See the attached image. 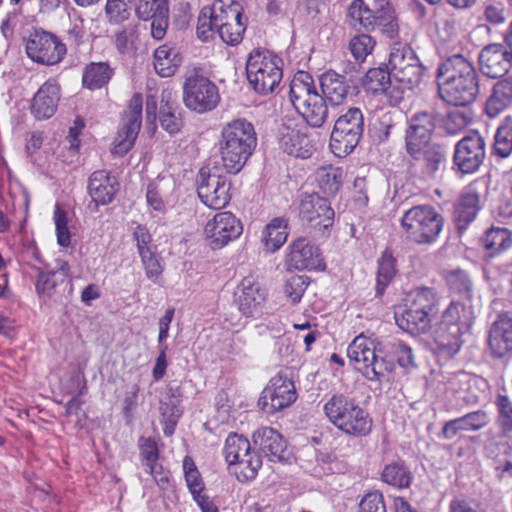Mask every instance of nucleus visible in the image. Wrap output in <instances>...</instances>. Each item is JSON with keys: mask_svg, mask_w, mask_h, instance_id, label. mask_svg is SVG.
<instances>
[{"mask_svg": "<svg viewBox=\"0 0 512 512\" xmlns=\"http://www.w3.org/2000/svg\"><path fill=\"white\" fill-rule=\"evenodd\" d=\"M474 318L471 305L452 301L433 332L435 351L446 358L455 356L463 344L462 336L471 328Z\"/></svg>", "mask_w": 512, "mask_h": 512, "instance_id": "1", "label": "nucleus"}, {"mask_svg": "<svg viewBox=\"0 0 512 512\" xmlns=\"http://www.w3.org/2000/svg\"><path fill=\"white\" fill-rule=\"evenodd\" d=\"M256 145V132L250 122L237 119L226 124L219 140V151L226 171L231 174L240 172Z\"/></svg>", "mask_w": 512, "mask_h": 512, "instance_id": "2", "label": "nucleus"}, {"mask_svg": "<svg viewBox=\"0 0 512 512\" xmlns=\"http://www.w3.org/2000/svg\"><path fill=\"white\" fill-rule=\"evenodd\" d=\"M323 412L331 424L347 435L364 437L372 430L368 411L348 393L332 394L323 405Z\"/></svg>", "mask_w": 512, "mask_h": 512, "instance_id": "3", "label": "nucleus"}, {"mask_svg": "<svg viewBox=\"0 0 512 512\" xmlns=\"http://www.w3.org/2000/svg\"><path fill=\"white\" fill-rule=\"evenodd\" d=\"M289 98L308 126L320 128L328 119L327 100L318 93L309 73L301 71L295 74L290 83Z\"/></svg>", "mask_w": 512, "mask_h": 512, "instance_id": "4", "label": "nucleus"}, {"mask_svg": "<svg viewBox=\"0 0 512 512\" xmlns=\"http://www.w3.org/2000/svg\"><path fill=\"white\" fill-rule=\"evenodd\" d=\"M283 60L275 53L263 49H253L246 62L249 84L255 92L263 95L272 93L283 77Z\"/></svg>", "mask_w": 512, "mask_h": 512, "instance_id": "5", "label": "nucleus"}, {"mask_svg": "<svg viewBox=\"0 0 512 512\" xmlns=\"http://www.w3.org/2000/svg\"><path fill=\"white\" fill-rule=\"evenodd\" d=\"M444 218L430 205L414 206L401 218L407 239L417 244H431L443 229Z\"/></svg>", "mask_w": 512, "mask_h": 512, "instance_id": "6", "label": "nucleus"}, {"mask_svg": "<svg viewBox=\"0 0 512 512\" xmlns=\"http://www.w3.org/2000/svg\"><path fill=\"white\" fill-rule=\"evenodd\" d=\"M347 17L349 24L355 29L378 30L390 39L398 34V24L394 11L388 3L373 10L363 0H353L348 7Z\"/></svg>", "mask_w": 512, "mask_h": 512, "instance_id": "7", "label": "nucleus"}, {"mask_svg": "<svg viewBox=\"0 0 512 512\" xmlns=\"http://www.w3.org/2000/svg\"><path fill=\"white\" fill-rule=\"evenodd\" d=\"M347 356L355 369L369 381H380L393 369V364L379 355L375 343L357 336L347 348Z\"/></svg>", "mask_w": 512, "mask_h": 512, "instance_id": "8", "label": "nucleus"}, {"mask_svg": "<svg viewBox=\"0 0 512 512\" xmlns=\"http://www.w3.org/2000/svg\"><path fill=\"white\" fill-rule=\"evenodd\" d=\"M389 65L393 80L399 84L398 87L402 89V94L405 90L417 87L426 71L412 47L399 42L392 46Z\"/></svg>", "mask_w": 512, "mask_h": 512, "instance_id": "9", "label": "nucleus"}, {"mask_svg": "<svg viewBox=\"0 0 512 512\" xmlns=\"http://www.w3.org/2000/svg\"><path fill=\"white\" fill-rule=\"evenodd\" d=\"M364 132V116L357 107H350L334 123L330 149L337 157L349 155L359 144Z\"/></svg>", "mask_w": 512, "mask_h": 512, "instance_id": "10", "label": "nucleus"}, {"mask_svg": "<svg viewBox=\"0 0 512 512\" xmlns=\"http://www.w3.org/2000/svg\"><path fill=\"white\" fill-rule=\"evenodd\" d=\"M225 460L229 466H236L235 474L239 481L253 480L262 466V459L251 452L247 438L230 433L224 447Z\"/></svg>", "mask_w": 512, "mask_h": 512, "instance_id": "11", "label": "nucleus"}, {"mask_svg": "<svg viewBox=\"0 0 512 512\" xmlns=\"http://www.w3.org/2000/svg\"><path fill=\"white\" fill-rule=\"evenodd\" d=\"M183 101L188 109L197 113L212 111L220 101L218 87L209 78L194 73L184 81Z\"/></svg>", "mask_w": 512, "mask_h": 512, "instance_id": "12", "label": "nucleus"}, {"mask_svg": "<svg viewBox=\"0 0 512 512\" xmlns=\"http://www.w3.org/2000/svg\"><path fill=\"white\" fill-rule=\"evenodd\" d=\"M197 193L203 204L212 209H221L230 200V182L218 173L216 166L202 167L196 177Z\"/></svg>", "mask_w": 512, "mask_h": 512, "instance_id": "13", "label": "nucleus"}, {"mask_svg": "<svg viewBox=\"0 0 512 512\" xmlns=\"http://www.w3.org/2000/svg\"><path fill=\"white\" fill-rule=\"evenodd\" d=\"M297 399L294 382L282 371L271 378L258 400L267 414H274L292 405Z\"/></svg>", "mask_w": 512, "mask_h": 512, "instance_id": "14", "label": "nucleus"}, {"mask_svg": "<svg viewBox=\"0 0 512 512\" xmlns=\"http://www.w3.org/2000/svg\"><path fill=\"white\" fill-rule=\"evenodd\" d=\"M298 215L303 222L317 229L322 236H327L329 228L334 223L335 212L326 197L311 193L301 195Z\"/></svg>", "mask_w": 512, "mask_h": 512, "instance_id": "15", "label": "nucleus"}, {"mask_svg": "<svg viewBox=\"0 0 512 512\" xmlns=\"http://www.w3.org/2000/svg\"><path fill=\"white\" fill-rule=\"evenodd\" d=\"M486 143L477 131H470L459 140L454 148L453 164L462 174L476 172L486 155Z\"/></svg>", "mask_w": 512, "mask_h": 512, "instance_id": "16", "label": "nucleus"}, {"mask_svg": "<svg viewBox=\"0 0 512 512\" xmlns=\"http://www.w3.org/2000/svg\"><path fill=\"white\" fill-rule=\"evenodd\" d=\"M243 232L241 221L231 212H219L204 227L207 245L219 250L236 240Z\"/></svg>", "mask_w": 512, "mask_h": 512, "instance_id": "17", "label": "nucleus"}, {"mask_svg": "<svg viewBox=\"0 0 512 512\" xmlns=\"http://www.w3.org/2000/svg\"><path fill=\"white\" fill-rule=\"evenodd\" d=\"M26 53L37 63L54 65L59 63L66 54V46L54 34L35 30L27 40Z\"/></svg>", "mask_w": 512, "mask_h": 512, "instance_id": "18", "label": "nucleus"}, {"mask_svg": "<svg viewBox=\"0 0 512 512\" xmlns=\"http://www.w3.org/2000/svg\"><path fill=\"white\" fill-rule=\"evenodd\" d=\"M143 96L135 93L128 103V110L125 112L122 127L114 140L112 153L123 156L130 151L138 136L142 123Z\"/></svg>", "mask_w": 512, "mask_h": 512, "instance_id": "19", "label": "nucleus"}, {"mask_svg": "<svg viewBox=\"0 0 512 512\" xmlns=\"http://www.w3.org/2000/svg\"><path fill=\"white\" fill-rule=\"evenodd\" d=\"M407 154L412 159L410 168L424 180L435 179L445 169L447 149L443 144L433 142L423 147H418V151L415 153H412V150H408Z\"/></svg>", "mask_w": 512, "mask_h": 512, "instance_id": "20", "label": "nucleus"}, {"mask_svg": "<svg viewBox=\"0 0 512 512\" xmlns=\"http://www.w3.org/2000/svg\"><path fill=\"white\" fill-rule=\"evenodd\" d=\"M133 8L138 20L151 21L152 37L163 39L169 26L168 0H134Z\"/></svg>", "mask_w": 512, "mask_h": 512, "instance_id": "21", "label": "nucleus"}, {"mask_svg": "<svg viewBox=\"0 0 512 512\" xmlns=\"http://www.w3.org/2000/svg\"><path fill=\"white\" fill-rule=\"evenodd\" d=\"M278 144L288 155L303 159L309 158L314 150L307 125L282 124L278 129Z\"/></svg>", "mask_w": 512, "mask_h": 512, "instance_id": "22", "label": "nucleus"}, {"mask_svg": "<svg viewBox=\"0 0 512 512\" xmlns=\"http://www.w3.org/2000/svg\"><path fill=\"white\" fill-rule=\"evenodd\" d=\"M438 93L445 103L465 107L473 103L479 94V75L438 84Z\"/></svg>", "mask_w": 512, "mask_h": 512, "instance_id": "23", "label": "nucleus"}, {"mask_svg": "<svg viewBox=\"0 0 512 512\" xmlns=\"http://www.w3.org/2000/svg\"><path fill=\"white\" fill-rule=\"evenodd\" d=\"M287 264L296 270H321L325 263L319 247L308 239L299 237L289 245Z\"/></svg>", "mask_w": 512, "mask_h": 512, "instance_id": "24", "label": "nucleus"}, {"mask_svg": "<svg viewBox=\"0 0 512 512\" xmlns=\"http://www.w3.org/2000/svg\"><path fill=\"white\" fill-rule=\"evenodd\" d=\"M391 69L380 66L369 69L363 80L362 86L366 92L374 95L385 94L392 106L398 105L402 100V89L393 84Z\"/></svg>", "mask_w": 512, "mask_h": 512, "instance_id": "25", "label": "nucleus"}, {"mask_svg": "<svg viewBox=\"0 0 512 512\" xmlns=\"http://www.w3.org/2000/svg\"><path fill=\"white\" fill-rule=\"evenodd\" d=\"M437 115L433 112H419L410 120L405 133L406 151H418V147L431 144L432 134L436 128Z\"/></svg>", "mask_w": 512, "mask_h": 512, "instance_id": "26", "label": "nucleus"}, {"mask_svg": "<svg viewBox=\"0 0 512 512\" xmlns=\"http://www.w3.org/2000/svg\"><path fill=\"white\" fill-rule=\"evenodd\" d=\"M323 97L332 106L346 102L349 95L354 94L355 85L352 77L328 70L319 78Z\"/></svg>", "mask_w": 512, "mask_h": 512, "instance_id": "27", "label": "nucleus"}, {"mask_svg": "<svg viewBox=\"0 0 512 512\" xmlns=\"http://www.w3.org/2000/svg\"><path fill=\"white\" fill-rule=\"evenodd\" d=\"M267 290L252 276L244 277L237 286L235 301L244 316H252L264 304Z\"/></svg>", "mask_w": 512, "mask_h": 512, "instance_id": "28", "label": "nucleus"}, {"mask_svg": "<svg viewBox=\"0 0 512 512\" xmlns=\"http://www.w3.org/2000/svg\"><path fill=\"white\" fill-rule=\"evenodd\" d=\"M481 72L490 78L502 77L512 66V58L504 45L492 43L486 45L479 53Z\"/></svg>", "mask_w": 512, "mask_h": 512, "instance_id": "29", "label": "nucleus"}, {"mask_svg": "<svg viewBox=\"0 0 512 512\" xmlns=\"http://www.w3.org/2000/svg\"><path fill=\"white\" fill-rule=\"evenodd\" d=\"M488 347L493 358H504L512 353V318L506 313L499 314L491 324Z\"/></svg>", "mask_w": 512, "mask_h": 512, "instance_id": "30", "label": "nucleus"}, {"mask_svg": "<svg viewBox=\"0 0 512 512\" xmlns=\"http://www.w3.org/2000/svg\"><path fill=\"white\" fill-rule=\"evenodd\" d=\"M87 188L92 199L88 208L96 212L100 205H107L112 202L118 190V183L107 171L98 170L89 177Z\"/></svg>", "mask_w": 512, "mask_h": 512, "instance_id": "31", "label": "nucleus"}, {"mask_svg": "<svg viewBox=\"0 0 512 512\" xmlns=\"http://www.w3.org/2000/svg\"><path fill=\"white\" fill-rule=\"evenodd\" d=\"M253 442L271 462H284L289 458L287 442L271 427H262L253 433Z\"/></svg>", "mask_w": 512, "mask_h": 512, "instance_id": "32", "label": "nucleus"}, {"mask_svg": "<svg viewBox=\"0 0 512 512\" xmlns=\"http://www.w3.org/2000/svg\"><path fill=\"white\" fill-rule=\"evenodd\" d=\"M60 100V86L54 80H47L35 93L31 101V114L37 120L51 118L57 111Z\"/></svg>", "mask_w": 512, "mask_h": 512, "instance_id": "33", "label": "nucleus"}, {"mask_svg": "<svg viewBox=\"0 0 512 512\" xmlns=\"http://www.w3.org/2000/svg\"><path fill=\"white\" fill-rule=\"evenodd\" d=\"M480 206V195L474 188H468L454 206L453 221L459 234L475 220Z\"/></svg>", "mask_w": 512, "mask_h": 512, "instance_id": "34", "label": "nucleus"}, {"mask_svg": "<svg viewBox=\"0 0 512 512\" xmlns=\"http://www.w3.org/2000/svg\"><path fill=\"white\" fill-rule=\"evenodd\" d=\"M474 65L463 55L454 54L446 58L437 68V84L477 76Z\"/></svg>", "mask_w": 512, "mask_h": 512, "instance_id": "35", "label": "nucleus"}, {"mask_svg": "<svg viewBox=\"0 0 512 512\" xmlns=\"http://www.w3.org/2000/svg\"><path fill=\"white\" fill-rule=\"evenodd\" d=\"M512 104V75L500 78L494 83L485 103V113L496 118Z\"/></svg>", "mask_w": 512, "mask_h": 512, "instance_id": "36", "label": "nucleus"}, {"mask_svg": "<svg viewBox=\"0 0 512 512\" xmlns=\"http://www.w3.org/2000/svg\"><path fill=\"white\" fill-rule=\"evenodd\" d=\"M489 423V417L483 410H477L447 421L441 430L444 439H453L462 431H478Z\"/></svg>", "mask_w": 512, "mask_h": 512, "instance_id": "37", "label": "nucleus"}, {"mask_svg": "<svg viewBox=\"0 0 512 512\" xmlns=\"http://www.w3.org/2000/svg\"><path fill=\"white\" fill-rule=\"evenodd\" d=\"M481 246L487 257H495L512 246V232L507 228L492 226L480 238Z\"/></svg>", "mask_w": 512, "mask_h": 512, "instance_id": "38", "label": "nucleus"}, {"mask_svg": "<svg viewBox=\"0 0 512 512\" xmlns=\"http://www.w3.org/2000/svg\"><path fill=\"white\" fill-rule=\"evenodd\" d=\"M115 70L108 62H90L82 73V85L84 88L94 91L108 85Z\"/></svg>", "mask_w": 512, "mask_h": 512, "instance_id": "39", "label": "nucleus"}, {"mask_svg": "<svg viewBox=\"0 0 512 512\" xmlns=\"http://www.w3.org/2000/svg\"><path fill=\"white\" fill-rule=\"evenodd\" d=\"M433 319L427 312L409 306L400 315H395L398 327L411 335L425 333L430 328Z\"/></svg>", "mask_w": 512, "mask_h": 512, "instance_id": "40", "label": "nucleus"}, {"mask_svg": "<svg viewBox=\"0 0 512 512\" xmlns=\"http://www.w3.org/2000/svg\"><path fill=\"white\" fill-rule=\"evenodd\" d=\"M438 300L437 293L433 288L417 287L409 292L407 306L427 312L429 316L435 318L438 313Z\"/></svg>", "mask_w": 512, "mask_h": 512, "instance_id": "41", "label": "nucleus"}, {"mask_svg": "<svg viewBox=\"0 0 512 512\" xmlns=\"http://www.w3.org/2000/svg\"><path fill=\"white\" fill-rule=\"evenodd\" d=\"M180 63L179 53L167 44L159 46L154 51V69L161 77L174 75Z\"/></svg>", "mask_w": 512, "mask_h": 512, "instance_id": "42", "label": "nucleus"}, {"mask_svg": "<svg viewBox=\"0 0 512 512\" xmlns=\"http://www.w3.org/2000/svg\"><path fill=\"white\" fill-rule=\"evenodd\" d=\"M178 392V390L173 392L166 400L161 401L159 405L164 425L163 432L166 436H171L174 433L176 425L183 414V409L180 406V394Z\"/></svg>", "mask_w": 512, "mask_h": 512, "instance_id": "43", "label": "nucleus"}, {"mask_svg": "<svg viewBox=\"0 0 512 512\" xmlns=\"http://www.w3.org/2000/svg\"><path fill=\"white\" fill-rule=\"evenodd\" d=\"M343 172L341 168L323 166L316 171V182L320 191L327 197H334L341 188Z\"/></svg>", "mask_w": 512, "mask_h": 512, "instance_id": "44", "label": "nucleus"}, {"mask_svg": "<svg viewBox=\"0 0 512 512\" xmlns=\"http://www.w3.org/2000/svg\"><path fill=\"white\" fill-rule=\"evenodd\" d=\"M70 267L66 261L59 260L55 270L40 272L37 278L36 289L38 293L50 295L55 288L65 282L69 275Z\"/></svg>", "mask_w": 512, "mask_h": 512, "instance_id": "45", "label": "nucleus"}, {"mask_svg": "<svg viewBox=\"0 0 512 512\" xmlns=\"http://www.w3.org/2000/svg\"><path fill=\"white\" fill-rule=\"evenodd\" d=\"M288 221L285 218L277 217L267 224L262 233V240L268 250H278L287 240Z\"/></svg>", "mask_w": 512, "mask_h": 512, "instance_id": "46", "label": "nucleus"}, {"mask_svg": "<svg viewBox=\"0 0 512 512\" xmlns=\"http://www.w3.org/2000/svg\"><path fill=\"white\" fill-rule=\"evenodd\" d=\"M210 9L216 28L243 19L240 5L234 0H215Z\"/></svg>", "mask_w": 512, "mask_h": 512, "instance_id": "47", "label": "nucleus"}, {"mask_svg": "<svg viewBox=\"0 0 512 512\" xmlns=\"http://www.w3.org/2000/svg\"><path fill=\"white\" fill-rule=\"evenodd\" d=\"M396 275V259L392 252L386 249L378 259L376 277V295L382 296Z\"/></svg>", "mask_w": 512, "mask_h": 512, "instance_id": "48", "label": "nucleus"}, {"mask_svg": "<svg viewBox=\"0 0 512 512\" xmlns=\"http://www.w3.org/2000/svg\"><path fill=\"white\" fill-rule=\"evenodd\" d=\"M177 107L171 101L170 94L162 95L161 107L159 112V121L161 127L170 135L178 133L182 126L183 121L180 114H176Z\"/></svg>", "mask_w": 512, "mask_h": 512, "instance_id": "49", "label": "nucleus"}, {"mask_svg": "<svg viewBox=\"0 0 512 512\" xmlns=\"http://www.w3.org/2000/svg\"><path fill=\"white\" fill-rule=\"evenodd\" d=\"M382 480L396 488H408L413 480V475L403 461L393 462L384 467Z\"/></svg>", "mask_w": 512, "mask_h": 512, "instance_id": "50", "label": "nucleus"}, {"mask_svg": "<svg viewBox=\"0 0 512 512\" xmlns=\"http://www.w3.org/2000/svg\"><path fill=\"white\" fill-rule=\"evenodd\" d=\"M493 153L500 158H506L512 153V117H505L496 130L493 143Z\"/></svg>", "mask_w": 512, "mask_h": 512, "instance_id": "51", "label": "nucleus"}, {"mask_svg": "<svg viewBox=\"0 0 512 512\" xmlns=\"http://www.w3.org/2000/svg\"><path fill=\"white\" fill-rule=\"evenodd\" d=\"M447 284L452 293L470 301L472 298V282L463 271H453L447 276Z\"/></svg>", "mask_w": 512, "mask_h": 512, "instance_id": "52", "label": "nucleus"}, {"mask_svg": "<svg viewBox=\"0 0 512 512\" xmlns=\"http://www.w3.org/2000/svg\"><path fill=\"white\" fill-rule=\"evenodd\" d=\"M309 280V277L306 275H292L285 281L284 293L292 304H297L301 301L310 283Z\"/></svg>", "mask_w": 512, "mask_h": 512, "instance_id": "53", "label": "nucleus"}, {"mask_svg": "<svg viewBox=\"0 0 512 512\" xmlns=\"http://www.w3.org/2000/svg\"><path fill=\"white\" fill-rule=\"evenodd\" d=\"M138 446L144 466L155 473L156 462L159 459V450L155 439L142 436L139 438Z\"/></svg>", "mask_w": 512, "mask_h": 512, "instance_id": "54", "label": "nucleus"}, {"mask_svg": "<svg viewBox=\"0 0 512 512\" xmlns=\"http://www.w3.org/2000/svg\"><path fill=\"white\" fill-rule=\"evenodd\" d=\"M183 470L185 475V480L188 486L192 497L202 493L204 489V483L200 476V473L193 461V459L189 456H185L183 460Z\"/></svg>", "mask_w": 512, "mask_h": 512, "instance_id": "55", "label": "nucleus"}, {"mask_svg": "<svg viewBox=\"0 0 512 512\" xmlns=\"http://www.w3.org/2000/svg\"><path fill=\"white\" fill-rule=\"evenodd\" d=\"M246 25L243 19H238L232 23L217 28V33L221 40L231 46L241 42Z\"/></svg>", "mask_w": 512, "mask_h": 512, "instance_id": "56", "label": "nucleus"}, {"mask_svg": "<svg viewBox=\"0 0 512 512\" xmlns=\"http://www.w3.org/2000/svg\"><path fill=\"white\" fill-rule=\"evenodd\" d=\"M498 423L504 436H508L512 432V402L505 395H498Z\"/></svg>", "mask_w": 512, "mask_h": 512, "instance_id": "57", "label": "nucleus"}, {"mask_svg": "<svg viewBox=\"0 0 512 512\" xmlns=\"http://www.w3.org/2000/svg\"><path fill=\"white\" fill-rule=\"evenodd\" d=\"M211 13L210 7H204L200 11L197 20L196 34L197 37L202 41H208L213 38L215 31H217L216 25H214V19Z\"/></svg>", "mask_w": 512, "mask_h": 512, "instance_id": "58", "label": "nucleus"}, {"mask_svg": "<svg viewBox=\"0 0 512 512\" xmlns=\"http://www.w3.org/2000/svg\"><path fill=\"white\" fill-rule=\"evenodd\" d=\"M375 41L367 34L354 36L349 43V49L352 55L358 61H363L374 48Z\"/></svg>", "mask_w": 512, "mask_h": 512, "instance_id": "59", "label": "nucleus"}, {"mask_svg": "<svg viewBox=\"0 0 512 512\" xmlns=\"http://www.w3.org/2000/svg\"><path fill=\"white\" fill-rule=\"evenodd\" d=\"M57 242L62 247H68L71 243V234L67 226V214L58 205L54 211Z\"/></svg>", "mask_w": 512, "mask_h": 512, "instance_id": "60", "label": "nucleus"}, {"mask_svg": "<svg viewBox=\"0 0 512 512\" xmlns=\"http://www.w3.org/2000/svg\"><path fill=\"white\" fill-rule=\"evenodd\" d=\"M139 255L141 257L146 276L155 281L163 272L160 259L151 250H145L144 252L141 251Z\"/></svg>", "mask_w": 512, "mask_h": 512, "instance_id": "61", "label": "nucleus"}, {"mask_svg": "<svg viewBox=\"0 0 512 512\" xmlns=\"http://www.w3.org/2000/svg\"><path fill=\"white\" fill-rule=\"evenodd\" d=\"M358 512H387L383 495L378 491L367 493L359 503Z\"/></svg>", "mask_w": 512, "mask_h": 512, "instance_id": "62", "label": "nucleus"}, {"mask_svg": "<svg viewBox=\"0 0 512 512\" xmlns=\"http://www.w3.org/2000/svg\"><path fill=\"white\" fill-rule=\"evenodd\" d=\"M105 12L110 22L119 24L129 17L127 4L124 0H107Z\"/></svg>", "mask_w": 512, "mask_h": 512, "instance_id": "63", "label": "nucleus"}, {"mask_svg": "<svg viewBox=\"0 0 512 512\" xmlns=\"http://www.w3.org/2000/svg\"><path fill=\"white\" fill-rule=\"evenodd\" d=\"M392 351L397 357V362L401 367L406 369L416 367L411 347L398 341L392 344Z\"/></svg>", "mask_w": 512, "mask_h": 512, "instance_id": "64", "label": "nucleus"}]
</instances>
